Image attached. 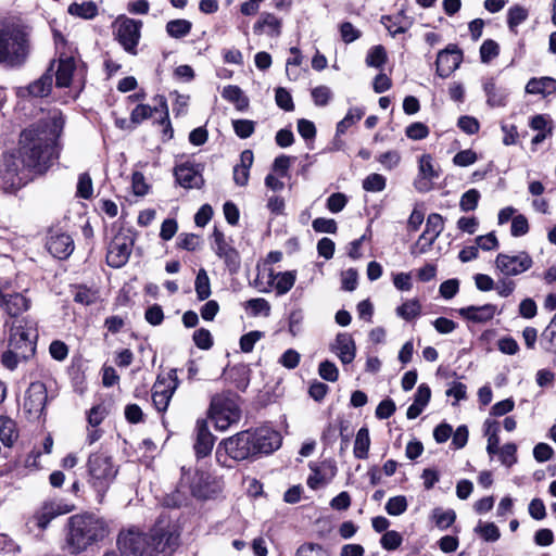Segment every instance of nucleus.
Wrapping results in <instances>:
<instances>
[{
  "mask_svg": "<svg viewBox=\"0 0 556 556\" xmlns=\"http://www.w3.org/2000/svg\"><path fill=\"white\" fill-rule=\"evenodd\" d=\"M64 124V116L55 111L21 132L18 148L3 155V168L0 170L3 191H17L35 175H42L52 166L59 159L58 139Z\"/></svg>",
  "mask_w": 556,
  "mask_h": 556,
  "instance_id": "f257e3e1",
  "label": "nucleus"
},
{
  "mask_svg": "<svg viewBox=\"0 0 556 556\" xmlns=\"http://www.w3.org/2000/svg\"><path fill=\"white\" fill-rule=\"evenodd\" d=\"M117 545L123 556H170L179 545L175 523L161 516L149 534L131 527L121 531Z\"/></svg>",
  "mask_w": 556,
  "mask_h": 556,
  "instance_id": "f03ea898",
  "label": "nucleus"
},
{
  "mask_svg": "<svg viewBox=\"0 0 556 556\" xmlns=\"http://www.w3.org/2000/svg\"><path fill=\"white\" fill-rule=\"evenodd\" d=\"M66 543L74 554L86 551L97 544L110 533L108 521L94 514L84 513L71 516L67 519Z\"/></svg>",
  "mask_w": 556,
  "mask_h": 556,
  "instance_id": "7ed1b4c3",
  "label": "nucleus"
},
{
  "mask_svg": "<svg viewBox=\"0 0 556 556\" xmlns=\"http://www.w3.org/2000/svg\"><path fill=\"white\" fill-rule=\"evenodd\" d=\"M30 52L29 39L22 26L0 20V65L21 67Z\"/></svg>",
  "mask_w": 556,
  "mask_h": 556,
  "instance_id": "20e7f679",
  "label": "nucleus"
},
{
  "mask_svg": "<svg viewBox=\"0 0 556 556\" xmlns=\"http://www.w3.org/2000/svg\"><path fill=\"white\" fill-rule=\"evenodd\" d=\"M87 483L97 494L98 503H103L106 492L114 482L118 466L105 452L91 453L86 462Z\"/></svg>",
  "mask_w": 556,
  "mask_h": 556,
  "instance_id": "39448f33",
  "label": "nucleus"
},
{
  "mask_svg": "<svg viewBox=\"0 0 556 556\" xmlns=\"http://www.w3.org/2000/svg\"><path fill=\"white\" fill-rule=\"evenodd\" d=\"M210 417L217 430H227L240 420L239 396L231 392L216 394L211 400Z\"/></svg>",
  "mask_w": 556,
  "mask_h": 556,
  "instance_id": "423d86ee",
  "label": "nucleus"
},
{
  "mask_svg": "<svg viewBox=\"0 0 556 556\" xmlns=\"http://www.w3.org/2000/svg\"><path fill=\"white\" fill-rule=\"evenodd\" d=\"M255 454L251 432L242 431L233 437L224 439L216 448V459L225 467H231L230 460L241 462L253 457Z\"/></svg>",
  "mask_w": 556,
  "mask_h": 556,
  "instance_id": "0eeeda50",
  "label": "nucleus"
},
{
  "mask_svg": "<svg viewBox=\"0 0 556 556\" xmlns=\"http://www.w3.org/2000/svg\"><path fill=\"white\" fill-rule=\"evenodd\" d=\"M182 470L181 481L188 483L191 494L198 498H208L220 491L219 481L207 470Z\"/></svg>",
  "mask_w": 556,
  "mask_h": 556,
  "instance_id": "6e6552de",
  "label": "nucleus"
},
{
  "mask_svg": "<svg viewBox=\"0 0 556 556\" xmlns=\"http://www.w3.org/2000/svg\"><path fill=\"white\" fill-rule=\"evenodd\" d=\"M142 22L121 15L114 23L115 36L124 50L137 54V46L141 37Z\"/></svg>",
  "mask_w": 556,
  "mask_h": 556,
  "instance_id": "1a4fd4ad",
  "label": "nucleus"
},
{
  "mask_svg": "<svg viewBox=\"0 0 556 556\" xmlns=\"http://www.w3.org/2000/svg\"><path fill=\"white\" fill-rule=\"evenodd\" d=\"M444 230V218L438 213H431L426 220V227L418 240L410 247L413 255L427 253Z\"/></svg>",
  "mask_w": 556,
  "mask_h": 556,
  "instance_id": "9d476101",
  "label": "nucleus"
},
{
  "mask_svg": "<svg viewBox=\"0 0 556 556\" xmlns=\"http://www.w3.org/2000/svg\"><path fill=\"white\" fill-rule=\"evenodd\" d=\"M533 260L526 251L518 254L498 253L495 257V268L504 276H518L530 269Z\"/></svg>",
  "mask_w": 556,
  "mask_h": 556,
  "instance_id": "9b49d317",
  "label": "nucleus"
},
{
  "mask_svg": "<svg viewBox=\"0 0 556 556\" xmlns=\"http://www.w3.org/2000/svg\"><path fill=\"white\" fill-rule=\"evenodd\" d=\"M179 386L177 370L170 369L165 377L159 376L152 388V402L159 412H165Z\"/></svg>",
  "mask_w": 556,
  "mask_h": 556,
  "instance_id": "f8f14e48",
  "label": "nucleus"
},
{
  "mask_svg": "<svg viewBox=\"0 0 556 556\" xmlns=\"http://www.w3.org/2000/svg\"><path fill=\"white\" fill-rule=\"evenodd\" d=\"M131 236L118 232L110 242L106 253V263L113 268L123 267L129 260L132 251Z\"/></svg>",
  "mask_w": 556,
  "mask_h": 556,
  "instance_id": "ddd939ff",
  "label": "nucleus"
},
{
  "mask_svg": "<svg viewBox=\"0 0 556 556\" xmlns=\"http://www.w3.org/2000/svg\"><path fill=\"white\" fill-rule=\"evenodd\" d=\"M74 505L63 501H47L34 513L29 523L34 522L39 530H46L56 517L71 513Z\"/></svg>",
  "mask_w": 556,
  "mask_h": 556,
  "instance_id": "4468645a",
  "label": "nucleus"
},
{
  "mask_svg": "<svg viewBox=\"0 0 556 556\" xmlns=\"http://www.w3.org/2000/svg\"><path fill=\"white\" fill-rule=\"evenodd\" d=\"M35 331L18 321L11 327L9 348L20 351L22 357H29L35 353Z\"/></svg>",
  "mask_w": 556,
  "mask_h": 556,
  "instance_id": "2eb2a0df",
  "label": "nucleus"
},
{
  "mask_svg": "<svg viewBox=\"0 0 556 556\" xmlns=\"http://www.w3.org/2000/svg\"><path fill=\"white\" fill-rule=\"evenodd\" d=\"M213 250L222 258L230 274H236L240 269L241 260L239 252L227 242L224 233L218 229L213 232Z\"/></svg>",
  "mask_w": 556,
  "mask_h": 556,
  "instance_id": "dca6fc26",
  "label": "nucleus"
},
{
  "mask_svg": "<svg viewBox=\"0 0 556 556\" xmlns=\"http://www.w3.org/2000/svg\"><path fill=\"white\" fill-rule=\"evenodd\" d=\"M440 167L434 163L430 154H422L418 159V176L414 182L415 188L420 192L429 191L432 181L440 177Z\"/></svg>",
  "mask_w": 556,
  "mask_h": 556,
  "instance_id": "f3484780",
  "label": "nucleus"
},
{
  "mask_svg": "<svg viewBox=\"0 0 556 556\" xmlns=\"http://www.w3.org/2000/svg\"><path fill=\"white\" fill-rule=\"evenodd\" d=\"M47 403V389L46 386L40 382H31L26 391L24 400V410L30 417H39L45 409Z\"/></svg>",
  "mask_w": 556,
  "mask_h": 556,
  "instance_id": "a211bd4d",
  "label": "nucleus"
},
{
  "mask_svg": "<svg viewBox=\"0 0 556 556\" xmlns=\"http://www.w3.org/2000/svg\"><path fill=\"white\" fill-rule=\"evenodd\" d=\"M176 181L185 189H199L203 186L202 166L190 162L178 164L174 169Z\"/></svg>",
  "mask_w": 556,
  "mask_h": 556,
  "instance_id": "6ab92c4d",
  "label": "nucleus"
},
{
  "mask_svg": "<svg viewBox=\"0 0 556 556\" xmlns=\"http://www.w3.org/2000/svg\"><path fill=\"white\" fill-rule=\"evenodd\" d=\"M255 454H270L281 445V435L269 428H260L251 432Z\"/></svg>",
  "mask_w": 556,
  "mask_h": 556,
  "instance_id": "aec40b11",
  "label": "nucleus"
},
{
  "mask_svg": "<svg viewBox=\"0 0 556 556\" xmlns=\"http://www.w3.org/2000/svg\"><path fill=\"white\" fill-rule=\"evenodd\" d=\"M463 61V53L455 45H448L444 50L438 53L437 74L442 77H448L458 68Z\"/></svg>",
  "mask_w": 556,
  "mask_h": 556,
  "instance_id": "412c9836",
  "label": "nucleus"
},
{
  "mask_svg": "<svg viewBox=\"0 0 556 556\" xmlns=\"http://www.w3.org/2000/svg\"><path fill=\"white\" fill-rule=\"evenodd\" d=\"M309 469L312 473L307 478V485L314 490L329 483L337 475L336 463L331 459H326L318 464L311 463Z\"/></svg>",
  "mask_w": 556,
  "mask_h": 556,
  "instance_id": "4be33fe9",
  "label": "nucleus"
},
{
  "mask_svg": "<svg viewBox=\"0 0 556 556\" xmlns=\"http://www.w3.org/2000/svg\"><path fill=\"white\" fill-rule=\"evenodd\" d=\"M329 350L337 355L343 365L351 364L356 356V344L351 333L340 332L330 343Z\"/></svg>",
  "mask_w": 556,
  "mask_h": 556,
  "instance_id": "5701e85b",
  "label": "nucleus"
},
{
  "mask_svg": "<svg viewBox=\"0 0 556 556\" xmlns=\"http://www.w3.org/2000/svg\"><path fill=\"white\" fill-rule=\"evenodd\" d=\"M46 247L54 257L65 260L74 251V241L67 233L50 231L47 238Z\"/></svg>",
  "mask_w": 556,
  "mask_h": 556,
  "instance_id": "b1692460",
  "label": "nucleus"
},
{
  "mask_svg": "<svg viewBox=\"0 0 556 556\" xmlns=\"http://www.w3.org/2000/svg\"><path fill=\"white\" fill-rule=\"evenodd\" d=\"M0 292H2L0 290ZM30 299L23 292H12L7 295L0 293V308H2L9 316L17 317L30 307Z\"/></svg>",
  "mask_w": 556,
  "mask_h": 556,
  "instance_id": "393cba45",
  "label": "nucleus"
},
{
  "mask_svg": "<svg viewBox=\"0 0 556 556\" xmlns=\"http://www.w3.org/2000/svg\"><path fill=\"white\" fill-rule=\"evenodd\" d=\"M457 313L465 319L472 323H486L491 320L497 312V307L494 304H484L481 306H466L457 309Z\"/></svg>",
  "mask_w": 556,
  "mask_h": 556,
  "instance_id": "a878e982",
  "label": "nucleus"
},
{
  "mask_svg": "<svg viewBox=\"0 0 556 556\" xmlns=\"http://www.w3.org/2000/svg\"><path fill=\"white\" fill-rule=\"evenodd\" d=\"M381 24L384 25L392 37H395L407 31L413 26L414 18L406 15L404 10H401L394 15L381 16Z\"/></svg>",
  "mask_w": 556,
  "mask_h": 556,
  "instance_id": "bb28decb",
  "label": "nucleus"
},
{
  "mask_svg": "<svg viewBox=\"0 0 556 556\" xmlns=\"http://www.w3.org/2000/svg\"><path fill=\"white\" fill-rule=\"evenodd\" d=\"M197 438L194 442V452L198 458L210 455L214 445V435L210 432L204 420L197 422Z\"/></svg>",
  "mask_w": 556,
  "mask_h": 556,
  "instance_id": "cd10ccee",
  "label": "nucleus"
},
{
  "mask_svg": "<svg viewBox=\"0 0 556 556\" xmlns=\"http://www.w3.org/2000/svg\"><path fill=\"white\" fill-rule=\"evenodd\" d=\"M282 22L275 14L263 12L253 26L255 34H266L270 37H278L281 34Z\"/></svg>",
  "mask_w": 556,
  "mask_h": 556,
  "instance_id": "c85d7f7f",
  "label": "nucleus"
},
{
  "mask_svg": "<svg viewBox=\"0 0 556 556\" xmlns=\"http://www.w3.org/2000/svg\"><path fill=\"white\" fill-rule=\"evenodd\" d=\"M76 70V63L73 56L61 55L58 61L55 72V85L58 88L70 87L73 75Z\"/></svg>",
  "mask_w": 556,
  "mask_h": 556,
  "instance_id": "c756f323",
  "label": "nucleus"
},
{
  "mask_svg": "<svg viewBox=\"0 0 556 556\" xmlns=\"http://www.w3.org/2000/svg\"><path fill=\"white\" fill-rule=\"evenodd\" d=\"M431 399V390L426 383L419 384L414 396L413 404L407 408L406 416L408 419L417 418L426 408Z\"/></svg>",
  "mask_w": 556,
  "mask_h": 556,
  "instance_id": "7c9ffc66",
  "label": "nucleus"
},
{
  "mask_svg": "<svg viewBox=\"0 0 556 556\" xmlns=\"http://www.w3.org/2000/svg\"><path fill=\"white\" fill-rule=\"evenodd\" d=\"M526 92L543 97L556 93V79L548 76L531 78L526 85Z\"/></svg>",
  "mask_w": 556,
  "mask_h": 556,
  "instance_id": "2f4dec72",
  "label": "nucleus"
},
{
  "mask_svg": "<svg viewBox=\"0 0 556 556\" xmlns=\"http://www.w3.org/2000/svg\"><path fill=\"white\" fill-rule=\"evenodd\" d=\"M271 282L274 283L277 295L288 293L295 283L296 271L288 270L283 273H270Z\"/></svg>",
  "mask_w": 556,
  "mask_h": 556,
  "instance_id": "473e14b6",
  "label": "nucleus"
},
{
  "mask_svg": "<svg viewBox=\"0 0 556 556\" xmlns=\"http://www.w3.org/2000/svg\"><path fill=\"white\" fill-rule=\"evenodd\" d=\"M483 90L486 94V102L490 106H504L506 103L507 93L504 89L498 88L494 78H486L483 81Z\"/></svg>",
  "mask_w": 556,
  "mask_h": 556,
  "instance_id": "72a5a7b5",
  "label": "nucleus"
},
{
  "mask_svg": "<svg viewBox=\"0 0 556 556\" xmlns=\"http://www.w3.org/2000/svg\"><path fill=\"white\" fill-rule=\"evenodd\" d=\"M52 66L37 80L28 86V92L33 97H46L52 89Z\"/></svg>",
  "mask_w": 556,
  "mask_h": 556,
  "instance_id": "f704fd0d",
  "label": "nucleus"
},
{
  "mask_svg": "<svg viewBox=\"0 0 556 556\" xmlns=\"http://www.w3.org/2000/svg\"><path fill=\"white\" fill-rule=\"evenodd\" d=\"M370 447L369 430L366 427L361 428L355 437L353 454L357 459H366Z\"/></svg>",
  "mask_w": 556,
  "mask_h": 556,
  "instance_id": "c9c22d12",
  "label": "nucleus"
},
{
  "mask_svg": "<svg viewBox=\"0 0 556 556\" xmlns=\"http://www.w3.org/2000/svg\"><path fill=\"white\" fill-rule=\"evenodd\" d=\"M395 313L400 318L412 321L421 315V304L418 299H410L397 306Z\"/></svg>",
  "mask_w": 556,
  "mask_h": 556,
  "instance_id": "e433bc0d",
  "label": "nucleus"
},
{
  "mask_svg": "<svg viewBox=\"0 0 556 556\" xmlns=\"http://www.w3.org/2000/svg\"><path fill=\"white\" fill-rule=\"evenodd\" d=\"M18 433L14 420L9 417H0V441L5 446H11L17 439Z\"/></svg>",
  "mask_w": 556,
  "mask_h": 556,
  "instance_id": "4c0bfd02",
  "label": "nucleus"
},
{
  "mask_svg": "<svg viewBox=\"0 0 556 556\" xmlns=\"http://www.w3.org/2000/svg\"><path fill=\"white\" fill-rule=\"evenodd\" d=\"M192 23L185 18H177L167 22L166 33L169 37L180 39L188 36L191 31Z\"/></svg>",
  "mask_w": 556,
  "mask_h": 556,
  "instance_id": "58836bf2",
  "label": "nucleus"
},
{
  "mask_svg": "<svg viewBox=\"0 0 556 556\" xmlns=\"http://www.w3.org/2000/svg\"><path fill=\"white\" fill-rule=\"evenodd\" d=\"M68 13L85 20H91L98 15V7L94 2L72 3L68 7Z\"/></svg>",
  "mask_w": 556,
  "mask_h": 556,
  "instance_id": "ea45409f",
  "label": "nucleus"
},
{
  "mask_svg": "<svg viewBox=\"0 0 556 556\" xmlns=\"http://www.w3.org/2000/svg\"><path fill=\"white\" fill-rule=\"evenodd\" d=\"M364 114V109L351 108L344 118L337 124V136L343 135L352 125L361 121Z\"/></svg>",
  "mask_w": 556,
  "mask_h": 556,
  "instance_id": "a19ab883",
  "label": "nucleus"
},
{
  "mask_svg": "<svg viewBox=\"0 0 556 556\" xmlns=\"http://www.w3.org/2000/svg\"><path fill=\"white\" fill-rule=\"evenodd\" d=\"M431 517L439 529L446 530L454 523L456 514L453 509L444 510L438 507L432 510Z\"/></svg>",
  "mask_w": 556,
  "mask_h": 556,
  "instance_id": "79ce46f5",
  "label": "nucleus"
},
{
  "mask_svg": "<svg viewBox=\"0 0 556 556\" xmlns=\"http://www.w3.org/2000/svg\"><path fill=\"white\" fill-rule=\"evenodd\" d=\"M222 96L225 100L235 103L239 110L248 105V99L238 86L229 85L224 87Z\"/></svg>",
  "mask_w": 556,
  "mask_h": 556,
  "instance_id": "37998d69",
  "label": "nucleus"
},
{
  "mask_svg": "<svg viewBox=\"0 0 556 556\" xmlns=\"http://www.w3.org/2000/svg\"><path fill=\"white\" fill-rule=\"evenodd\" d=\"M194 288H195L197 298L200 301H204V300L208 299V296L211 295L210 278H208L205 269H203V268L199 269L197 278H195Z\"/></svg>",
  "mask_w": 556,
  "mask_h": 556,
  "instance_id": "c03bdc74",
  "label": "nucleus"
},
{
  "mask_svg": "<svg viewBox=\"0 0 556 556\" xmlns=\"http://www.w3.org/2000/svg\"><path fill=\"white\" fill-rule=\"evenodd\" d=\"M387 62V52L383 46L378 45L369 49L366 64L369 67L381 68Z\"/></svg>",
  "mask_w": 556,
  "mask_h": 556,
  "instance_id": "a18cd8bd",
  "label": "nucleus"
},
{
  "mask_svg": "<svg viewBox=\"0 0 556 556\" xmlns=\"http://www.w3.org/2000/svg\"><path fill=\"white\" fill-rule=\"evenodd\" d=\"M528 16L529 12L526 8L518 4L510 7L507 12V24L509 29L515 31L516 27L523 23Z\"/></svg>",
  "mask_w": 556,
  "mask_h": 556,
  "instance_id": "49530a36",
  "label": "nucleus"
},
{
  "mask_svg": "<svg viewBox=\"0 0 556 556\" xmlns=\"http://www.w3.org/2000/svg\"><path fill=\"white\" fill-rule=\"evenodd\" d=\"M311 96L315 105L326 106L332 100L333 92L328 86L320 85L312 89Z\"/></svg>",
  "mask_w": 556,
  "mask_h": 556,
  "instance_id": "de8ad7c7",
  "label": "nucleus"
},
{
  "mask_svg": "<svg viewBox=\"0 0 556 556\" xmlns=\"http://www.w3.org/2000/svg\"><path fill=\"white\" fill-rule=\"evenodd\" d=\"M99 299L98 292L85 286L75 288L74 301L83 305H91Z\"/></svg>",
  "mask_w": 556,
  "mask_h": 556,
  "instance_id": "09e8293b",
  "label": "nucleus"
},
{
  "mask_svg": "<svg viewBox=\"0 0 556 556\" xmlns=\"http://www.w3.org/2000/svg\"><path fill=\"white\" fill-rule=\"evenodd\" d=\"M475 531L488 542H495L501 536L500 529L493 522H479Z\"/></svg>",
  "mask_w": 556,
  "mask_h": 556,
  "instance_id": "8fccbe9b",
  "label": "nucleus"
},
{
  "mask_svg": "<svg viewBox=\"0 0 556 556\" xmlns=\"http://www.w3.org/2000/svg\"><path fill=\"white\" fill-rule=\"evenodd\" d=\"M387 179L381 174L372 173L363 180V188L368 192H380L384 190Z\"/></svg>",
  "mask_w": 556,
  "mask_h": 556,
  "instance_id": "3c124183",
  "label": "nucleus"
},
{
  "mask_svg": "<svg viewBox=\"0 0 556 556\" xmlns=\"http://www.w3.org/2000/svg\"><path fill=\"white\" fill-rule=\"evenodd\" d=\"M407 500L403 495L390 497L386 503V510L391 516H400L407 509Z\"/></svg>",
  "mask_w": 556,
  "mask_h": 556,
  "instance_id": "603ef678",
  "label": "nucleus"
},
{
  "mask_svg": "<svg viewBox=\"0 0 556 556\" xmlns=\"http://www.w3.org/2000/svg\"><path fill=\"white\" fill-rule=\"evenodd\" d=\"M480 200V192L477 189L466 191L459 201V207L463 212H470L477 208Z\"/></svg>",
  "mask_w": 556,
  "mask_h": 556,
  "instance_id": "864d4df0",
  "label": "nucleus"
},
{
  "mask_svg": "<svg viewBox=\"0 0 556 556\" xmlns=\"http://www.w3.org/2000/svg\"><path fill=\"white\" fill-rule=\"evenodd\" d=\"M232 127L236 135L241 139H247L252 136L255 130V122L251 119H233Z\"/></svg>",
  "mask_w": 556,
  "mask_h": 556,
  "instance_id": "5fc2aeb1",
  "label": "nucleus"
},
{
  "mask_svg": "<svg viewBox=\"0 0 556 556\" xmlns=\"http://www.w3.org/2000/svg\"><path fill=\"white\" fill-rule=\"evenodd\" d=\"M500 53V46L492 39L485 40L480 47V59L483 63H489Z\"/></svg>",
  "mask_w": 556,
  "mask_h": 556,
  "instance_id": "6e6d98bb",
  "label": "nucleus"
},
{
  "mask_svg": "<svg viewBox=\"0 0 556 556\" xmlns=\"http://www.w3.org/2000/svg\"><path fill=\"white\" fill-rule=\"evenodd\" d=\"M247 308L250 309L251 314L254 316L264 315L267 317L270 314V304L263 298L249 300L247 302Z\"/></svg>",
  "mask_w": 556,
  "mask_h": 556,
  "instance_id": "4d7b16f0",
  "label": "nucleus"
},
{
  "mask_svg": "<svg viewBox=\"0 0 556 556\" xmlns=\"http://www.w3.org/2000/svg\"><path fill=\"white\" fill-rule=\"evenodd\" d=\"M319 376L329 382H336L339 378V370L334 363L324 361L318 366Z\"/></svg>",
  "mask_w": 556,
  "mask_h": 556,
  "instance_id": "13d9d810",
  "label": "nucleus"
},
{
  "mask_svg": "<svg viewBox=\"0 0 556 556\" xmlns=\"http://www.w3.org/2000/svg\"><path fill=\"white\" fill-rule=\"evenodd\" d=\"M517 446L515 443H507L500 448V460L506 467H511L517 463Z\"/></svg>",
  "mask_w": 556,
  "mask_h": 556,
  "instance_id": "bf43d9fd",
  "label": "nucleus"
},
{
  "mask_svg": "<svg viewBox=\"0 0 556 556\" xmlns=\"http://www.w3.org/2000/svg\"><path fill=\"white\" fill-rule=\"evenodd\" d=\"M93 194L92 180L89 174L83 173L78 177L77 195L83 199H90Z\"/></svg>",
  "mask_w": 556,
  "mask_h": 556,
  "instance_id": "052dcab7",
  "label": "nucleus"
},
{
  "mask_svg": "<svg viewBox=\"0 0 556 556\" xmlns=\"http://www.w3.org/2000/svg\"><path fill=\"white\" fill-rule=\"evenodd\" d=\"M275 100H276L277 105L280 109H282L287 112H291L294 110V103H293L292 97L286 88L278 87L276 89Z\"/></svg>",
  "mask_w": 556,
  "mask_h": 556,
  "instance_id": "680f3d73",
  "label": "nucleus"
},
{
  "mask_svg": "<svg viewBox=\"0 0 556 556\" xmlns=\"http://www.w3.org/2000/svg\"><path fill=\"white\" fill-rule=\"evenodd\" d=\"M27 358L28 357H22L20 351L9 348V350L2 354L1 363L5 368L13 370L17 367L21 361H25Z\"/></svg>",
  "mask_w": 556,
  "mask_h": 556,
  "instance_id": "e2e57ef3",
  "label": "nucleus"
},
{
  "mask_svg": "<svg viewBox=\"0 0 556 556\" xmlns=\"http://www.w3.org/2000/svg\"><path fill=\"white\" fill-rule=\"evenodd\" d=\"M402 535L394 530L387 531L381 536L380 544L384 549L393 551L402 544Z\"/></svg>",
  "mask_w": 556,
  "mask_h": 556,
  "instance_id": "0e129e2a",
  "label": "nucleus"
},
{
  "mask_svg": "<svg viewBox=\"0 0 556 556\" xmlns=\"http://www.w3.org/2000/svg\"><path fill=\"white\" fill-rule=\"evenodd\" d=\"M263 332L254 330L243 334L240 338V349L244 353H250L254 349L257 341L263 338Z\"/></svg>",
  "mask_w": 556,
  "mask_h": 556,
  "instance_id": "69168bd1",
  "label": "nucleus"
},
{
  "mask_svg": "<svg viewBox=\"0 0 556 556\" xmlns=\"http://www.w3.org/2000/svg\"><path fill=\"white\" fill-rule=\"evenodd\" d=\"M193 342L201 350H210L213 345V338L207 329L201 328L193 332Z\"/></svg>",
  "mask_w": 556,
  "mask_h": 556,
  "instance_id": "338daca9",
  "label": "nucleus"
},
{
  "mask_svg": "<svg viewBox=\"0 0 556 556\" xmlns=\"http://www.w3.org/2000/svg\"><path fill=\"white\" fill-rule=\"evenodd\" d=\"M542 339L549 344L548 350L556 353V314L542 332Z\"/></svg>",
  "mask_w": 556,
  "mask_h": 556,
  "instance_id": "774afa93",
  "label": "nucleus"
}]
</instances>
